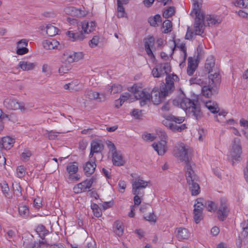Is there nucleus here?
Here are the masks:
<instances>
[{
    "instance_id": "b1692460",
    "label": "nucleus",
    "mask_w": 248,
    "mask_h": 248,
    "mask_svg": "<svg viewBox=\"0 0 248 248\" xmlns=\"http://www.w3.org/2000/svg\"><path fill=\"white\" fill-rule=\"evenodd\" d=\"M193 1V9L191 15L194 14L203 13L202 11V0H192Z\"/></svg>"
},
{
    "instance_id": "09e8293b",
    "label": "nucleus",
    "mask_w": 248,
    "mask_h": 248,
    "mask_svg": "<svg viewBox=\"0 0 248 248\" xmlns=\"http://www.w3.org/2000/svg\"><path fill=\"white\" fill-rule=\"evenodd\" d=\"M13 188L14 194L17 197L20 196L21 194V187L19 183H16L13 184Z\"/></svg>"
},
{
    "instance_id": "a878e982",
    "label": "nucleus",
    "mask_w": 248,
    "mask_h": 248,
    "mask_svg": "<svg viewBox=\"0 0 248 248\" xmlns=\"http://www.w3.org/2000/svg\"><path fill=\"white\" fill-rule=\"evenodd\" d=\"M190 233L188 230L186 228H179L177 229L176 236L179 240L187 239Z\"/></svg>"
},
{
    "instance_id": "7c9ffc66",
    "label": "nucleus",
    "mask_w": 248,
    "mask_h": 248,
    "mask_svg": "<svg viewBox=\"0 0 248 248\" xmlns=\"http://www.w3.org/2000/svg\"><path fill=\"white\" fill-rule=\"evenodd\" d=\"M166 84L162 88H166L167 93H170L174 88V82L170 75H168L166 78Z\"/></svg>"
},
{
    "instance_id": "c03bdc74",
    "label": "nucleus",
    "mask_w": 248,
    "mask_h": 248,
    "mask_svg": "<svg viewBox=\"0 0 248 248\" xmlns=\"http://www.w3.org/2000/svg\"><path fill=\"white\" fill-rule=\"evenodd\" d=\"M194 219L196 223H198L203 218L202 211H200V210H193Z\"/></svg>"
},
{
    "instance_id": "0eeeda50",
    "label": "nucleus",
    "mask_w": 248,
    "mask_h": 248,
    "mask_svg": "<svg viewBox=\"0 0 248 248\" xmlns=\"http://www.w3.org/2000/svg\"><path fill=\"white\" fill-rule=\"evenodd\" d=\"M216 211L217 218L219 220L223 221L226 219L230 213V208L229 203L225 199H220Z\"/></svg>"
},
{
    "instance_id": "72a5a7b5",
    "label": "nucleus",
    "mask_w": 248,
    "mask_h": 248,
    "mask_svg": "<svg viewBox=\"0 0 248 248\" xmlns=\"http://www.w3.org/2000/svg\"><path fill=\"white\" fill-rule=\"evenodd\" d=\"M204 20L207 21L208 26L217 25L221 22L219 19L216 18L215 16L210 15H207L204 17Z\"/></svg>"
},
{
    "instance_id": "338daca9",
    "label": "nucleus",
    "mask_w": 248,
    "mask_h": 248,
    "mask_svg": "<svg viewBox=\"0 0 248 248\" xmlns=\"http://www.w3.org/2000/svg\"><path fill=\"white\" fill-rule=\"evenodd\" d=\"M130 97V94L129 93H125L122 94H121L119 100L120 102L123 104L125 101L127 100Z\"/></svg>"
},
{
    "instance_id": "69168bd1",
    "label": "nucleus",
    "mask_w": 248,
    "mask_h": 248,
    "mask_svg": "<svg viewBox=\"0 0 248 248\" xmlns=\"http://www.w3.org/2000/svg\"><path fill=\"white\" fill-rule=\"evenodd\" d=\"M29 50L26 47H17L16 53L18 55H22L27 53Z\"/></svg>"
},
{
    "instance_id": "c756f323",
    "label": "nucleus",
    "mask_w": 248,
    "mask_h": 248,
    "mask_svg": "<svg viewBox=\"0 0 248 248\" xmlns=\"http://www.w3.org/2000/svg\"><path fill=\"white\" fill-rule=\"evenodd\" d=\"M78 170V168L76 162L70 163L66 167V170L69 174V178H72V175L76 173Z\"/></svg>"
},
{
    "instance_id": "37998d69",
    "label": "nucleus",
    "mask_w": 248,
    "mask_h": 248,
    "mask_svg": "<svg viewBox=\"0 0 248 248\" xmlns=\"http://www.w3.org/2000/svg\"><path fill=\"white\" fill-rule=\"evenodd\" d=\"M178 124V123L172 122L170 130L173 131L180 132L186 128L185 124L179 125V124Z\"/></svg>"
},
{
    "instance_id": "49530a36",
    "label": "nucleus",
    "mask_w": 248,
    "mask_h": 248,
    "mask_svg": "<svg viewBox=\"0 0 248 248\" xmlns=\"http://www.w3.org/2000/svg\"><path fill=\"white\" fill-rule=\"evenodd\" d=\"M91 208L93 210L94 215L97 217H99L102 215V211L99 208L98 205L97 204L93 203L91 205Z\"/></svg>"
},
{
    "instance_id": "f03ea898",
    "label": "nucleus",
    "mask_w": 248,
    "mask_h": 248,
    "mask_svg": "<svg viewBox=\"0 0 248 248\" xmlns=\"http://www.w3.org/2000/svg\"><path fill=\"white\" fill-rule=\"evenodd\" d=\"M130 91L133 93L136 99L140 100V104L141 106L146 104L151 98L154 104L158 105L168 94L166 88H162L160 91H159L158 88L155 87L152 91V95H151L146 89L141 90L136 85L131 88Z\"/></svg>"
},
{
    "instance_id": "4be33fe9",
    "label": "nucleus",
    "mask_w": 248,
    "mask_h": 248,
    "mask_svg": "<svg viewBox=\"0 0 248 248\" xmlns=\"http://www.w3.org/2000/svg\"><path fill=\"white\" fill-rule=\"evenodd\" d=\"M104 149V145L100 140H93L91 143V149L95 153H101Z\"/></svg>"
},
{
    "instance_id": "864d4df0",
    "label": "nucleus",
    "mask_w": 248,
    "mask_h": 248,
    "mask_svg": "<svg viewBox=\"0 0 248 248\" xmlns=\"http://www.w3.org/2000/svg\"><path fill=\"white\" fill-rule=\"evenodd\" d=\"M42 71L47 77H50L51 74L50 67L47 64L43 65Z\"/></svg>"
},
{
    "instance_id": "412c9836",
    "label": "nucleus",
    "mask_w": 248,
    "mask_h": 248,
    "mask_svg": "<svg viewBox=\"0 0 248 248\" xmlns=\"http://www.w3.org/2000/svg\"><path fill=\"white\" fill-rule=\"evenodd\" d=\"M65 90H68L71 92H78L81 90V85H79L78 81H73L64 85Z\"/></svg>"
},
{
    "instance_id": "f3484780",
    "label": "nucleus",
    "mask_w": 248,
    "mask_h": 248,
    "mask_svg": "<svg viewBox=\"0 0 248 248\" xmlns=\"http://www.w3.org/2000/svg\"><path fill=\"white\" fill-rule=\"evenodd\" d=\"M202 92L203 95L209 97L211 95L216 94L217 93V87L209 83L208 86H203Z\"/></svg>"
},
{
    "instance_id": "4468645a",
    "label": "nucleus",
    "mask_w": 248,
    "mask_h": 248,
    "mask_svg": "<svg viewBox=\"0 0 248 248\" xmlns=\"http://www.w3.org/2000/svg\"><path fill=\"white\" fill-rule=\"evenodd\" d=\"M85 96L90 100H96L98 102H104L106 100V95L105 93H99L93 91H89L85 93Z\"/></svg>"
},
{
    "instance_id": "423d86ee",
    "label": "nucleus",
    "mask_w": 248,
    "mask_h": 248,
    "mask_svg": "<svg viewBox=\"0 0 248 248\" xmlns=\"http://www.w3.org/2000/svg\"><path fill=\"white\" fill-rule=\"evenodd\" d=\"M181 108L185 110L189 116H193L196 120L200 119L202 116L200 106L191 99L184 98L180 102Z\"/></svg>"
},
{
    "instance_id": "a19ab883",
    "label": "nucleus",
    "mask_w": 248,
    "mask_h": 248,
    "mask_svg": "<svg viewBox=\"0 0 248 248\" xmlns=\"http://www.w3.org/2000/svg\"><path fill=\"white\" fill-rule=\"evenodd\" d=\"M108 91L111 93L115 94L121 92L122 91V87L119 84H113L108 88Z\"/></svg>"
},
{
    "instance_id": "9d476101",
    "label": "nucleus",
    "mask_w": 248,
    "mask_h": 248,
    "mask_svg": "<svg viewBox=\"0 0 248 248\" xmlns=\"http://www.w3.org/2000/svg\"><path fill=\"white\" fill-rule=\"evenodd\" d=\"M82 58L83 54L81 52L66 51L62 56V61L65 63H71L78 61Z\"/></svg>"
},
{
    "instance_id": "6ab92c4d",
    "label": "nucleus",
    "mask_w": 248,
    "mask_h": 248,
    "mask_svg": "<svg viewBox=\"0 0 248 248\" xmlns=\"http://www.w3.org/2000/svg\"><path fill=\"white\" fill-rule=\"evenodd\" d=\"M96 166L95 158L92 159L87 162L84 166V171L85 174L87 176L92 175L94 172Z\"/></svg>"
},
{
    "instance_id": "bb28decb",
    "label": "nucleus",
    "mask_w": 248,
    "mask_h": 248,
    "mask_svg": "<svg viewBox=\"0 0 248 248\" xmlns=\"http://www.w3.org/2000/svg\"><path fill=\"white\" fill-rule=\"evenodd\" d=\"M174 47L172 49L173 52L175 48H178L181 51L182 55L183 57V61H185L186 58V45L184 43H176V41H174Z\"/></svg>"
},
{
    "instance_id": "cd10ccee",
    "label": "nucleus",
    "mask_w": 248,
    "mask_h": 248,
    "mask_svg": "<svg viewBox=\"0 0 248 248\" xmlns=\"http://www.w3.org/2000/svg\"><path fill=\"white\" fill-rule=\"evenodd\" d=\"M205 105L210 112L213 113H217L219 110L218 104L215 102L209 101L206 102Z\"/></svg>"
},
{
    "instance_id": "3c124183",
    "label": "nucleus",
    "mask_w": 248,
    "mask_h": 248,
    "mask_svg": "<svg viewBox=\"0 0 248 248\" xmlns=\"http://www.w3.org/2000/svg\"><path fill=\"white\" fill-rule=\"evenodd\" d=\"M18 211L20 215L24 217L27 216L29 213L28 207L25 205L20 206L18 208Z\"/></svg>"
},
{
    "instance_id": "79ce46f5",
    "label": "nucleus",
    "mask_w": 248,
    "mask_h": 248,
    "mask_svg": "<svg viewBox=\"0 0 248 248\" xmlns=\"http://www.w3.org/2000/svg\"><path fill=\"white\" fill-rule=\"evenodd\" d=\"M36 231L42 239H43V237L48 232V231L43 225H39L36 228Z\"/></svg>"
},
{
    "instance_id": "4c0bfd02",
    "label": "nucleus",
    "mask_w": 248,
    "mask_h": 248,
    "mask_svg": "<svg viewBox=\"0 0 248 248\" xmlns=\"http://www.w3.org/2000/svg\"><path fill=\"white\" fill-rule=\"evenodd\" d=\"M1 188L4 196L7 199H11L12 194L9 192L10 190L8 184L5 183L1 184Z\"/></svg>"
},
{
    "instance_id": "393cba45",
    "label": "nucleus",
    "mask_w": 248,
    "mask_h": 248,
    "mask_svg": "<svg viewBox=\"0 0 248 248\" xmlns=\"http://www.w3.org/2000/svg\"><path fill=\"white\" fill-rule=\"evenodd\" d=\"M59 43L55 39H50L43 42V46L46 49H52L57 47Z\"/></svg>"
},
{
    "instance_id": "a211bd4d",
    "label": "nucleus",
    "mask_w": 248,
    "mask_h": 248,
    "mask_svg": "<svg viewBox=\"0 0 248 248\" xmlns=\"http://www.w3.org/2000/svg\"><path fill=\"white\" fill-rule=\"evenodd\" d=\"M14 142L15 140L9 136L3 137L0 140V148L9 150L13 147Z\"/></svg>"
},
{
    "instance_id": "c85d7f7f",
    "label": "nucleus",
    "mask_w": 248,
    "mask_h": 248,
    "mask_svg": "<svg viewBox=\"0 0 248 248\" xmlns=\"http://www.w3.org/2000/svg\"><path fill=\"white\" fill-rule=\"evenodd\" d=\"M215 60L212 56H210L206 59V62L205 63V68L206 71L208 73L211 72L213 70V68L215 66Z\"/></svg>"
},
{
    "instance_id": "5701e85b",
    "label": "nucleus",
    "mask_w": 248,
    "mask_h": 248,
    "mask_svg": "<svg viewBox=\"0 0 248 248\" xmlns=\"http://www.w3.org/2000/svg\"><path fill=\"white\" fill-rule=\"evenodd\" d=\"M36 66L35 62H30L27 61H20L18 66L23 71H30L33 70Z\"/></svg>"
},
{
    "instance_id": "5fc2aeb1",
    "label": "nucleus",
    "mask_w": 248,
    "mask_h": 248,
    "mask_svg": "<svg viewBox=\"0 0 248 248\" xmlns=\"http://www.w3.org/2000/svg\"><path fill=\"white\" fill-rule=\"evenodd\" d=\"M87 13L88 12L84 10V8L83 10L75 8V16L84 17L87 15Z\"/></svg>"
},
{
    "instance_id": "1a4fd4ad",
    "label": "nucleus",
    "mask_w": 248,
    "mask_h": 248,
    "mask_svg": "<svg viewBox=\"0 0 248 248\" xmlns=\"http://www.w3.org/2000/svg\"><path fill=\"white\" fill-rule=\"evenodd\" d=\"M3 105L7 109L10 110L20 109L22 111L25 110L24 104L23 102H19L17 99L12 97L5 99L3 101Z\"/></svg>"
},
{
    "instance_id": "f257e3e1",
    "label": "nucleus",
    "mask_w": 248,
    "mask_h": 248,
    "mask_svg": "<svg viewBox=\"0 0 248 248\" xmlns=\"http://www.w3.org/2000/svg\"><path fill=\"white\" fill-rule=\"evenodd\" d=\"M190 149L183 143L177 144L173 150L174 155L180 161H184L186 176L189 189L192 196H196L200 192V187L198 184L199 178L193 170L195 164L190 156Z\"/></svg>"
},
{
    "instance_id": "0e129e2a",
    "label": "nucleus",
    "mask_w": 248,
    "mask_h": 248,
    "mask_svg": "<svg viewBox=\"0 0 248 248\" xmlns=\"http://www.w3.org/2000/svg\"><path fill=\"white\" fill-rule=\"evenodd\" d=\"M144 218L147 221L150 222H155L156 221V216L153 213H150V214L144 217Z\"/></svg>"
},
{
    "instance_id": "aec40b11",
    "label": "nucleus",
    "mask_w": 248,
    "mask_h": 248,
    "mask_svg": "<svg viewBox=\"0 0 248 248\" xmlns=\"http://www.w3.org/2000/svg\"><path fill=\"white\" fill-rule=\"evenodd\" d=\"M208 78L209 83L215 85V87L218 88L221 81V76L220 74L217 72H216L214 74H210L208 76Z\"/></svg>"
},
{
    "instance_id": "bf43d9fd",
    "label": "nucleus",
    "mask_w": 248,
    "mask_h": 248,
    "mask_svg": "<svg viewBox=\"0 0 248 248\" xmlns=\"http://www.w3.org/2000/svg\"><path fill=\"white\" fill-rule=\"evenodd\" d=\"M25 168L23 166H18L16 169V174L18 178H22L25 174Z\"/></svg>"
},
{
    "instance_id": "2eb2a0df",
    "label": "nucleus",
    "mask_w": 248,
    "mask_h": 248,
    "mask_svg": "<svg viewBox=\"0 0 248 248\" xmlns=\"http://www.w3.org/2000/svg\"><path fill=\"white\" fill-rule=\"evenodd\" d=\"M152 146L160 155H163L167 150V141L165 140H161L157 143H154Z\"/></svg>"
},
{
    "instance_id": "c9c22d12",
    "label": "nucleus",
    "mask_w": 248,
    "mask_h": 248,
    "mask_svg": "<svg viewBox=\"0 0 248 248\" xmlns=\"http://www.w3.org/2000/svg\"><path fill=\"white\" fill-rule=\"evenodd\" d=\"M197 66L191 58H188L187 73L189 76H192L196 69Z\"/></svg>"
},
{
    "instance_id": "58836bf2",
    "label": "nucleus",
    "mask_w": 248,
    "mask_h": 248,
    "mask_svg": "<svg viewBox=\"0 0 248 248\" xmlns=\"http://www.w3.org/2000/svg\"><path fill=\"white\" fill-rule=\"evenodd\" d=\"M115 232L116 234L119 236H121L124 233V228L123 224L119 221H116L115 222Z\"/></svg>"
},
{
    "instance_id": "de8ad7c7",
    "label": "nucleus",
    "mask_w": 248,
    "mask_h": 248,
    "mask_svg": "<svg viewBox=\"0 0 248 248\" xmlns=\"http://www.w3.org/2000/svg\"><path fill=\"white\" fill-rule=\"evenodd\" d=\"M174 13V8L173 7H170L164 12L163 16L165 18H168L172 16Z\"/></svg>"
},
{
    "instance_id": "ea45409f",
    "label": "nucleus",
    "mask_w": 248,
    "mask_h": 248,
    "mask_svg": "<svg viewBox=\"0 0 248 248\" xmlns=\"http://www.w3.org/2000/svg\"><path fill=\"white\" fill-rule=\"evenodd\" d=\"M233 3L235 6L240 8H248V0H234Z\"/></svg>"
},
{
    "instance_id": "ddd939ff",
    "label": "nucleus",
    "mask_w": 248,
    "mask_h": 248,
    "mask_svg": "<svg viewBox=\"0 0 248 248\" xmlns=\"http://www.w3.org/2000/svg\"><path fill=\"white\" fill-rule=\"evenodd\" d=\"M93 183V179L86 180L84 181L77 184L73 187L74 192L75 193H80L89 189Z\"/></svg>"
},
{
    "instance_id": "a18cd8bd",
    "label": "nucleus",
    "mask_w": 248,
    "mask_h": 248,
    "mask_svg": "<svg viewBox=\"0 0 248 248\" xmlns=\"http://www.w3.org/2000/svg\"><path fill=\"white\" fill-rule=\"evenodd\" d=\"M197 203L194 205V210H200V211H202L203 208L204 206V201L202 199H198L196 200Z\"/></svg>"
},
{
    "instance_id": "6e6552de",
    "label": "nucleus",
    "mask_w": 248,
    "mask_h": 248,
    "mask_svg": "<svg viewBox=\"0 0 248 248\" xmlns=\"http://www.w3.org/2000/svg\"><path fill=\"white\" fill-rule=\"evenodd\" d=\"M242 147L240 140L238 138H234L232 142V146L230 151V155L232 161H239L242 155Z\"/></svg>"
},
{
    "instance_id": "052dcab7",
    "label": "nucleus",
    "mask_w": 248,
    "mask_h": 248,
    "mask_svg": "<svg viewBox=\"0 0 248 248\" xmlns=\"http://www.w3.org/2000/svg\"><path fill=\"white\" fill-rule=\"evenodd\" d=\"M45 136L50 140H55L57 137L56 133L53 131H47Z\"/></svg>"
},
{
    "instance_id": "2f4dec72",
    "label": "nucleus",
    "mask_w": 248,
    "mask_h": 248,
    "mask_svg": "<svg viewBox=\"0 0 248 248\" xmlns=\"http://www.w3.org/2000/svg\"><path fill=\"white\" fill-rule=\"evenodd\" d=\"M159 67L160 74H162V77L165 75H168L170 72V65L169 63L166 62L159 64Z\"/></svg>"
},
{
    "instance_id": "8fccbe9b",
    "label": "nucleus",
    "mask_w": 248,
    "mask_h": 248,
    "mask_svg": "<svg viewBox=\"0 0 248 248\" xmlns=\"http://www.w3.org/2000/svg\"><path fill=\"white\" fill-rule=\"evenodd\" d=\"M163 28L165 29L163 32L165 33L171 31L172 28V23L170 20H166L163 24Z\"/></svg>"
},
{
    "instance_id": "9b49d317",
    "label": "nucleus",
    "mask_w": 248,
    "mask_h": 248,
    "mask_svg": "<svg viewBox=\"0 0 248 248\" xmlns=\"http://www.w3.org/2000/svg\"><path fill=\"white\" fill-rule=\"evenodd\" d=\"M163 116L165 119L162 121L163 124L170 129L172 122L182 124L184 121L183 117H176L171 114H164Z\"/></svg>"
},
{
    "instance_id": "473e14b6",
    "label": "nucleus",
    "mask_w": 248,
    "mask_h": 248,
    "mask_svg": "<svg viewBox=\"0 0 248 248\" xmlns=\"http://www.w3.org/2000/svg\"><path fill=\"white\" fill-rule=\"evenodd\" d=\"M148 22L152 26H158L162 22L161 17L159 15H156L154 17L149 18Z\"/></svg>"
},
{
    "instance_id": "39448f33",
    "label": "nucleus",
    "mask_w": 248,
    "mask_h": 248,
    "mask_svg": "<svg viewBox=\"0 0 248 248\" xmlns=\"http://www.w3.org/2000/svg\"><path fill=\"white\" fill-rule=\"evenodd\" d=\"M195 16V21L192 29L187 28L186 35V39H192L195 35H202L204 30V16L203 13L194 14Z\"/></svg>"
},
{
    "instance_id": "f8f14e48",
    "label": "nucleus",
    "mask_w": 248,
    "mask_h": 248,
    "mask_svg": "<svg viewBox=\"0 0 248 248\" xmlns=\"http://www.w3.org/2000/svg\"><path fill=\"white\" fill-rule=\"evenodd\" d=\"M155 40L153 36H148L144 39L145 50L151 59H155L152 48L154 46Z\"/></svg>"
},
{
    "instance_id": "f704fd0d",
    "label": "nucleus",
    "mask_w": 248,
    "mask_h": 248,
    "mask_svg": "<svg viewBox=\"0 0 248 248\" xmlns=\"http://www.w3.org/2000/svg\"><path fill=\"white\" fill-rule=\"evenodd\" d=\"M46 33L49 36H54L58 34V29L51 24L46 27Z\"/></svg>"
},
{
    "instance_id": "dca6fc26",
    "label": "nucleus",
    "mask_w": 248,
    "mask_h": 248,
    "mask_svg": "<svg viewBox=\"0 0 248 248\" xmlns=\"http://www.w3.org/2000/svg\"><path fill=\"white\" fill-rule=\"evenodd\" d=\"M112 154V162L116 166H123L125 164V161L121 152L116 151Z\"/></svg>"
},
{
    "instance_id": "13d9d810",
    "label": "nucleus",
    "mask_w": 248,
    "mask_h": 248,
    "mask_svg": "<svg viewBox=\"0 0 248 248\" xmlns=\"http://www.w3.org/2000/svg\"><path fill=\"white\" fill-rule=\"evenodd\" d=\"M159 67V64L156 65V67L153 68L152 73L155 78H160L162 77V74H160Z\"/></svg>"
},
{
    "instance_id": "774afa93",
    "label": "nucleus",
    "mask_w": 248,
    "mask_h": 248,
    "mask_svg": "<svg viewBox=\"0 0 248 248\" xmlns=\"http://www.w3.org/2000/svg\"><path fill=\"white\" fill-rule=\"evenodd\" d=\"M64 11L67 15L75 16V8L74 7H67L64 8Z\"/></svg>"
},
{
    "instance_id": "603ef678",
    "label": "nucleus",
    "mask_w": 248,
    "mask_h": 248,
    "mask_svg": "<svg viewBox=\"0 0 248 248\" xmlns=\"http://www.w3.org/2000/svg\"><path fill=\"white\" fill-rule=\"evenodd\" d=\"M32 154L31 151L28 149H25L24 152L21 154V158L24 161H28L31 156Z\"/></svg>"
},
{
    "instance_id": "6e6d98bb",
    "label": "nucleus",
    "mask_w": 248,
    "mask_h": 248,
    "mask_svg": "<svg viewBox=\"0 0 248 248\" xmlns=\"http://www.w3.org/2000/svg\"><path fill=\"white\" fill-rule=\"evenodd\" d=\"M190 84H198L199 85H203L204 84V81L201 78H192L189 79Z\"/></svg>"
},
{
    "instance_id": "e433bc0d",
    "label": "nucleus",
    "mask_w": 248,
    "mask_h": 248,
    "mask_svg": "<svg viewBox=\"0 0 248 248\" xmlns=\"http://www.w3.org/2000/svg\"><path fill=\"white\" fill-rule=\"evenodd\" d=\"M205 207L210 212H214L217 209V205L212 201H204Z\"/></svg>"
},
{
    "instance_id": "4d7b16f0",
    "label": "nucleus",
    "mask_w": 248,
    "mask_h": 248,
    "mask_svg": "<svg viewBox=\"0 0 248 248\" xmlns=\"http://www.w3.org/2000/svg\"><path fill=\"white\" fill-rule=\"evenodd\" d=\"M124 4H117L118 17H123L125 14L124 8L123 7Z\"/></svg>"
},
{
    "instance_id": "20e7f679",
    "label": "nucleus",
    "mask_w": 248,
    "mask_h": 248,
    "mask_svg": "<svg viewBox=\"0 0 248 248\" xmlns=\"http://www.w3.org/2000/svg\"><path fill=\"white\" fill-rule=\"evenodd\" d=\"M132 193L135 195L133 198L135 205H139L144 195L143 189L145 188L149 182L144 181L142 178L138 177L132 180Z\"/></svg>"
},
{
    "instance_id": "680f3d73",
    "label": "nucleus",
    "mask_w": 248,
    "mask_h": 248,
    "mask_svg": "<svg viewBox=\"0 0 248 248\" xmlns=\"http://www.w3.org/2000/svg\"><path fill=\"white\" fill-rule=\"evenodd\" d=\"M99 43V37L94 36L89 42V46L91 47H94L97 46Z\"/></svg>"
},
{
    "instance_id": "7ed1b4c3",
    "label": "nucleus",
    "mask_w": 248,
    "mask_h": 248,
    "mask_svg": "<svg viewBox=\"0 0 248 248\" xmlns=\"http://www.w3.org/2000/svg\"><path fill=\"white\" fill-rule=\"evenodd\" d=\"M95 25L94 21H84L79 23L78 25L79 32L75 33L72 31H69L67 34L69 38L72 39L73 41H81L86 37L85 34L90 33L94 30Z\"/></svg>"
},
{
    "instance_id": "e2e57ef3",
    "label": "nucleus",
    "mask_w": 248,
    "mask_h": 248,
    "mask_svg": "<svg viewBox=\"0 0 248 248\" xmlns=\"http://www.w3.org/2000/svg\"><path fill=\"white\" fill-rule=\"evenodd\" d=\"M241 226L243 229L242 234L244 236H247L248 234V222H243L241 224Z\"/></svg>"
}]
</instances>
